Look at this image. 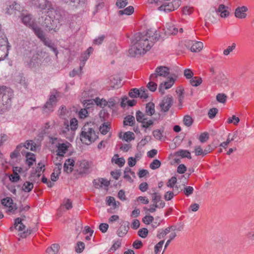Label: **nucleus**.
I'll return each instance as SVG.
<instances>
[{"instance_id":"nucleus-1","label":"nucleus","mask_w":254,"mask_h":254,"mask_svg":"<svg viewBox=\"0 0 254 254\" xmlns=\"http://www.w3.org/2000/svg\"><path fill=\"white\" fill-rule=\"evenodd\" d=\"M159 37L155 29H149L145 33L134 34L128 50L129 55L134 57L144 54L151 49Z\"/></svg>"},{"instance_id":"nucleus-2","label":"nucleus","mask_w":254,"mask_h":254,"mask_svg":"<svg viewBox=\"0 0 254 254\" xmlns=\"http://www.w3.org/2000/svg\"><path fill=\"white\" fill-rule=\"evenodd\" d=\"M98 137L97 133L89 124H86L82 127L80 133V140L83 143L89 145L94 142Z\"/></svg>"},{"instance_id":"nucleus-3","label":"nucleus","mask_w":254,"mask_h":254,"mask_svg":"<svg viewBox=\"0 0 254 254\" xmlns=\"http://www.w3.org/2000/svg\"><path fill=\"white\" fill-rule=\"evenodd\" d=\"M12 95L11 89L3 86L0 87V105L1 108H4V111L10 106Z\"/></svg>"},{"instance_id":"nucleus-4","label":"nucleus","mask_w":254,"mask_h":254,"mask_svg":"<svg viewBox=\"0 0 254 254\" xmlns=\"http://www.w3.org/2000/svg\"><path fill=\"white\" fill-rule=\"evenodd\" d=\"M170 73L168 67L165 66H158L155 71V73L150 75V79L156 82H158L160 77H168Z\"/></svg>"},{"instance_id":"nucleus-5","label":"nucleus","mask_w":254,"mask_h":254,"mask_svg":"<svg viewBox=\"0 0 254 254\" xmlns=\"http://www.w3.org/2000/svg\"><path fill=\"white\" fill-rule=\"evenodd\" d=\"M42 26L47 31L56 32L59 29L60 23L58 19H53L51 16L47 15L42 23Z\"/></svg>"},{"instance_id":"nucleus-6","label":"nucleus","mask_w":254,"mask_h":254,"mask_svg":"<svg viewBox=\"0 0 254 254\" xmlns=\"http://www.w3.org/2000/svg\"><path fill=\"white\" fill-rule=\"evenodd\" d=\"M22 22L26 26L31 28L34 33H36L37 30H39V28L34 22L32 15L28 13H22L20 16Z\"/></svg>"},{"instance_id":"nucleus-7","label":"nucleus","mask_w":254,"mask_h":254,"mask_svg":"<svg viewBox=\"0 0 254 254\" xmlns=\"http://www.w3.org/2000/svg\"><path fill=\"white\" fill-rule=\"evenodd\" d=\"M30 2L33 6L41 11L53 9L51 2L48 0H30Z\"/></svg>"},{"instance_id":"nucleus-8","label":"nucleus","mask_w":254,"mask_h":254,"mask_svg":"<svg viewBox=\"0 0 254 254\" xmlns=\"http://www.w3.org/2000/svg\"><path fill=\"white\" fill-rule=\"evenodd\" d=\"M36 36L44 43L45 45L49 47L55 54L56 56H57L58 54V51L57 49L54 46L53 44L51 41L45 37L43 31L41 29L37 30L35 33Z\"/></svg>"},{"instance_id":"nucleus-9","label":"nucleus","mask_w":254,"mask_h":254,"mask_svg":"<svg viewBox=\"0 0 254 254\" xmlns=\"http://www.w3.org/2000/svg\"><path fill=\"white\" fill-rule=\"evenodd\" d=\"M28 66L33 69H36L41 65V59L40 57V51L34 54L30 60L27 62Z\"/></svg>"},{"instance_id":"nucleus-10","label":"nucleus","mask_w":254,"mask_h":254,"mask_svg":"<svg viewBox=\"0 0 254 254\" xmlns=\"http://www.w3.org/2000/svg\"><path fill=\"white\" fill-rule=\"evenodd\" d=\"M60 134L70 141L73 139L75 133L70 128L67 121L64 122V126L61 129Z\"/></svg>"},{"instance_id":"nucleus-11","label":"nucleus","mask_w":254,"mask_h":254,"mask_svg":"<svg viewBox=\"0 0 254 254\" xmlns=\"http://www.w3.org/2000/svg\"><path fill=\"white\" fill-rule=\"evenodd\" d=\"M203 47V44L201 42L191 41L188 42L187 44L188 48L192 52H199Z\"/></svg>"},{"instance_id":"nucleus-12","label":"nucleus","mask_w":254,"mask_h":254,"mask_svg":"<svg viewBox=\"0 0 254 254\" xmlns=\"http://www.w3.org/2000/svg\"><path fill=\"white\" fill-rule=\"evenodd\" d=\"M173 103V98L171 96H167L164 98L160 105L164 112L168 111Z\"/></svg>"},{"instance_id":"nucleus-13","label":"nucleus","mask_w":254,"mask_h":254,"mask_svg":"<svg viewBox=\"0 0 254 254\" xmlns=\"http://www.w3.org/2000/svg\"><path fill=\"white\" fill-rule=\"evenodd\" d=\"M169 79L167 81L161 83L159 87V91L161 94L164 93V90L171 88L175 83V80L173 77H168Z\"/></svg>"},{"instance_id":"nucleus-14","label":"nucleus","mask_w":254,"mask_h":254,"mask_svg":"<svg viewBox=\"0 0 254 254\" xmlns=\"http://www.w3.org/2000/svg\"><path fill=\"white\" fill-rule=\"evenodd\" d=\"M79 163V174H87L89 173L90 163L86 160L80 161Z\"/></svg>"},{"instance_id":"nucleus-15","label":"nucleus","mask_w":254,"mask_h":254,"mask_svg":"<svg viewBox=\"0 0 254 254\" xmlns=\"http://www.w3.org/2000/svg\"><path fill=\"white\" fill-rule=\"evenodd\" d=\"M92 51V48L89 47L87 50L83 53L80 57V63L79 65V71L81 72V70L85 65L86 61L88 59L90 53Z\"/></svg>"},{"instance_id":"nucleus-16","label":"nucleus","mask_w":254,"mask_h":254,"mask_svg":"<svg viewBox=\"0 0 254 254\" xmlns=\"http://www.w3.org/2000/svg\"><path fill=\"white\" fill-rule=\"evenodd\" d=\"M21 144L23 146L22 148L21 149V154L23 156L25 155V153H28L26 150V149L30 150L31 151H34L36 150V148L35 144L31 140L27 141L24 144Z\"/></svg>"},{"instance_id":"nucleus-17","label":"nucleus","mask_w":254,"mask_h":254,"mask_svg":"<svg viewBox=\"0 0 254 254\" xmlns=\"http://www.w3.org/2000/svg\"><path fill=\"white\" fill-rule=\"evenodd\" d=\"M22 171V169L18 167H15L13 168L12 174L9 176V179L12 182H17L19 181L20 177L19 173Z\"/></svg>"},{"instance_id":"nucleus-18","label":"nucleus","mask_w":254,"mask_h":254,"mask_svg":"<svg viewBox=\"0 0 254 254\" xmlns=\"http://www.w3.org/2000/svg\"><path fill=\"white\" fill-rule=\"evenodd\" d=\"M214 81L217 82L221 86L226 85L228 81L225 75L221 71H219L214 78Z\"/></svg>"},{"instance_id":"nucleus-19","label":"nucleus","mask_w":254,"mask_h":254,"mask_svg":"<svg viewBox=\"0 0 254 254\" xmlns=\"http://www.w3.org/2000/svg\"><path fill=\"white\" fill-rule=\"evenodd\" d=\"M248 8L245 6L238 7L235 11V16L240 19L245 18L247 16L246 12L248 11Z\"/></svg>"},{"instance_id":"nucleus-20","label":"nucleus","mask_w":254,"mask_h":254,"mask_svg":"<svg viewBox=\"0 0 254 254\" xmlns=\"http://www.w3.org/2000/svg\"><path fill=\"white\" fill-rule=\"evenodd\" d=\"M60 97L61 93L57 90H54L51 92L48 101L56 106Z\"/></svg>"},{"instance_id":"nucleus-21","label":"nucleus","mask_w":254,"mask_h":254,"mask_svg":"<svg viewBox=\"0 0 254 254\" xmlns=\"http://www.w3.org/2000/svg\"><path fill=\"white\" fill-rule=\"evenodd\" d=\"M25 226L22 223V219L17 218L15 219L14 226L9 228V230L12 231L14 229L19 231H23L25 229Z\"/></svg>"},{"instance_id":"nucleus-22","label":"nucleus","mask_w":254,"mask_h":254,"mask_svg":"<svg viewBox=\"0 0 254 254\" xmlns=\"http://www.w3.org/2000/svg\"><path fill=\"white\" fill-rule=\"evenodd\" d=\"M69 144L68 143H59L57 146V155L60 157H63L64 154H65L67 150V149L69 147Z\"/></svg>"},{"instance_id":"nucleus-23","label":"nucleus","mask_w":254,"mask_h":254,"mask_svg":"<svg viewBox=\"0 0 254 254\" xmlns=\"http://www.w3.org/2000/svg\"><path fill=\"white\" fill-rule=\"evenodd\" d=\"M40 57L41 59V64L49 65L52 63L51 58L47 53L40 51Z\"/></svg>"},{"instance_id":"nucleus-24","label":"nucleus","mask_w":254,"mask_h":254,"mask_svg":"<svg viewBox=\"0 0 254 254\" xmlns=\"http://www.w3.org/2000/svg\"><path fill=\"white\" fill-rule=\"evenodd\" d=\"M74 165V161L71 159H68L65 160L64 165V171L67 173H71L73 170Z\"/></svg>"},{"instance_id":"nucleus-25","label":"nucleus","mask_w":254,"mask_h":254,"mask_svg":"<svg viewBox=\"0 0 254 254\" xmlns=\"http://www.w3.org/2000/svg\"><path fill=\"white\" fill-rule=\"evenodd\" d=\"M119 137L120 139L128 142L134 140L135 138L133 132L129 131L125 132L123 135L122 134V133H120Z\"/></svg>"},{"instance_id":"nucleus-26","label":"nucleus","mask_w":254,"mask_h":254,"mask_svg":"<svg viewBox=\"0 0 254 254\" xmlns=\"http://www.w3.org/2000/svg\"><path fill=\"white\" fill-rule=\"evenodd\" d=\"M19 7V5L15 2H12L11 4L7 5L5 9V13L9 15L16 14V11Z\"/></svg>"},{"instance_id":"nucleus-27","label":"nucleus","mask_w":254,"mask_h":254,"mask_svg":"<svg viewBox=\"0 0 254 254\" xmlns=\"http://www.w3.org/2000/svg\"><path fill=\"white\" fill-rule=\"evenodd\" d=\"M58 116L62 119H65L70 116V112L64 106H62L58 111Z\"/></svg>"},{"instance_id":"nucleus-28","label":"nucleus","mask_w":254,"mask_h":254,"mask_svg":"<svg viewBox=\"0 0 254 254\" xmlns=\"http://www.w3.org/2000/svg\"><path fill=\"white\" fill-rule=\"evenodd\" d=\"M130 175H131L133 178L135 177V174L134 172L132 171L131 169L129 167H126L124 170V178L129 182L133 181Z\"/></svg>"},{"instance_id":"nucleus-29","label":"nucleus","mask_w":254,"mask_h":254,"mask_svg":"<svg viewBox=\"0 0 254 254\" xmlns=\"http://www.w3.org/2000/svg\"><path fill=\"white\" fill-rule=\"evenodd\" d=\"M121 79L118 76H113L110 79V86L112 88H118L122 85Z\"/></svg>"},{"instance_id":"nucleus-30","label":"nucleus","mask_w":254,"mask_h":254,"mask_svg":"<svg viewBox=\"0 0 254 254\" xmlns=\"http://www.w3.org/2000/svg\"><path fill=\"white\" fill-rule=\"evenodd\" d=\"M106 204L110 206H112L113 208L119 207L120 203L119 201H116L115 199L113 196H108L106 197Z\"/></svg>"},{"instance_id":"nucleus-31","label":"nucleus","mask_w":254,"mask_h":254,"mask_svg":"<svg viewBox=\"0 0 254 254\" xmlns=\"http://www.w3.org/2000/svg\"><path fill=\"white\" fill-rule=\"evenodd\" d=\"M166 32L169 34H176L178 33V30L175 25L171 23H167L166 25Z\"/></svg>"},{"instance_id":"nucleus-32","label":"nucleus","mask_w":254,"mask_h":254,"mask_svg":"<svg viewBox=\"0 0 254 254\" xmlns=\"http://www.w3.org/2000/svg\"><path fill=\"white\" fill-rule=\"evenodd\" d=\"M165 205V203L164 201H161L159 204L155 203L150 205V207L147 209V211L150 213H153L156 210L157 208H163Z\"/></svg>"},{"instance_id":"nucleus-33","label":"nucleus","mask_w":254,"mask_h":254,"mask_svg":"<svg viewBox=\"0 0 254 254\" xmlns=\"http://www.w3.org/2000/svg\"><path fill=\"white\" fill-rule=\"evenodd\" d=\"M60 246L58 244H54L51 245L49 248H48L46 250V253L48 254H57L59 252Z\"/></svg>"},{"instance_id":"nucleus-34","label":"nucleus","mask_w":254,"mask_h":254,"mask_svg":"<svg viewBox=\"0 0 254 254\" xmlns=\"http://www.w3.org/2000/svg\"><path fill=\"white\" fill-rule=\"evenodd\" d=\"M54 106L55 105L47 101L43 107V113L49 114L52 112L53 111V108Z\"/></svg>"},{"instance_id":"nucleus-35","label":"nucleus","mask_w":254,"mask_h":254,"mask_svg":"<svg viewBox=\"0 0 254 254\" xmlns=\"http://www.w3.org/2000/svg\"><path fill=\"white\" fill-rule=\"evenodd\" d=\"M155 106L152 103H148L146 104L145 113L147 115L152 116L155 113Z\"/></svg>"},{"instance_id":"nucleus-36","label":"nucleus","mask_w":254,"mask_h":254,"mask_svg":"<svg viewBox=\"0 0 254 254\" xmlns=\"http://www.w3.org/2000/svg\"><path fill=\"white\" fill-rule=\"evenodd\" d=\"M110 124L109 123H104L100 127L99 130L102 134H107L110 130Z\"/></svg>"},{"instance_id":"nucleus-37","label":"nucleus","mask_w":254,"mask_h":254,"mask_svg":"<svg viewBox=\"0 0 254 254\" xmlns=\"http://www.w3.org/2000/svg\"><path fill=\"white\" fill-rule=\"evenodd\" d=\"M135 122V118L133 116L128 115L124 119V124L125 126H132Z\"/></svg>"},{"instance_id":"nucleus-38","label":"nucleus","mask_w":254,"mask_h":254,"mask_svg":"<svg viewBox=\"0 0 254 254\" xmlns=\"http://www.w3.org/2000/svg\"><path fill=\"white\" fill-rule=\"evenodd\" d=\"M175 155L178 156H181L182 158L186 157L189 159L191 158L190 153L186 150L181 149L176 152Z\"/></svg>"},{"instance_id":"nucleus-39","label":"nucleus","mask_w":254,"mask_h":254,"mask_svg":"<svg viewBox=\"0 0 254 254\" xmlns=\"http://www.w3.org/2000/svg\"><path fill=\"white\" fill-rule=\"evenodd\" d=\"M4 47L9 48L8 40L5 35L0 36V49H4Z\"/></svg>"},{"instance_id":"nucleus-40","label":"nucleus","mask_w":254,"mask_h":254,"mask_svg":"<svg viewBox=\"0 0 254 254\" xmlns=\"http://www.w3.org/2000/svg\"><path fill=\"white\" fill-rule=\"evenodd\" d=\"M112 161L117 164L119 167H121L124 166L125 163V160L124 158H118V155H115L112 158Z\"/></svg>"},{"instance_id":"nucleus-41","label":"nucleus","mask_w":254,"mask_h":254,"mask_svg":"<svg viewBox=\"0 0 254 254\" xmlns=\"http://www.w3.org/2000/svg\"><path fill=\"white\" fill-rule=\"evenodd\" d=\"M34 187L33 184L30 182H25L22 187V190L25 192H29L32 190Z\"/></svg>"},{"instance_id":"nucleus-42","label":"nucleus","mask_w":254,"mask_h":254,"mask_svg":"<svg viewBox=\"0 0 254 254\" xmlns=\"http://www.w3.org/2000/svg\"><path fill=\"white\" fill-rule=\"evenodd\" d=\"M26 157V162L28 165L30 167L33 165L34 162L35 161V158L34 154L31 153H26L25 155Z\"/></svg>"},{"instance_id":"nucleus-43","label":"nucleus","mask_w":254,"mask_h":254,"mask_svg":"<svg viewBox=\"0 0 254 254\" xmlns=\"http://www.w3.org/2000/svg\"><path fill=\"white\" fill-rule=\"evenodd\" d=\"M119 99L118 97H114L112 98H111L108 99V101H107V106L109 108H113L116 104H117L119 102Z\"/></svg>"},{"instance_id":"nucleus-44","label":"nucleus","mask_w":254,"mask_h":254,"mask_svg":"<svg viewBox=\"0 0 254 254\" xmlns=\"http://www.w3.org/2000/svg\"><path fill=\"white\" fill-rule=\"evenodd\" d=\"M202 82V78L200 77H194L190 80V84L194 87L199 85Z\"/></svg>"},{"instance_id":"nucleus-45","label":"nucleus","mask_w":254,"mask_h":254,"mask_svg":"<svg viewBox=\"0 0 254 254\" xmlns=\"http://www.w3.org/2000/svg\"><path fill=\"white\" fill-rule=\"evenodd\" d=\"M136 119L138 122L142 123L144 120H147L146 115L140 111L136 112Z\"/></svg>"},{"instance_id":"nucleus-46","label":"nucleus","mask_w":254,"mask_h":254,"mask_svg":"<svg viewBox=\"0 0 254 254\" xmlns=\"http://www.w3.org/2000/svg\"><path fill=\"white\" fill-rule=\"evenodd\" d=\"M134 8L131 6H129L124 9V10H121L119 11V14L120 15H123L124 14L126 15H130L132 14L133 12Z\"/></svg>"},{"instance_id":"nucleus-47","label":"nucleus","mask_w":254,"mask_h":254,"mask_svg":"<svg viewBox=\"0 0 254 254\" xmlns=\"http://www.w3.org/2000/svg\"><path fill=\"white\" fill-rule=\"evenodd\" d=\"M170 231V228L168 227L165 230L159 229L158 231L157 237L159 239H162L164 238L167 234H168Z\"/></svg>"},{"instance_id":"nucleus-48","label":"nucleus","mask_w":254,"mask_h":254,"mask_svg":"<svg viewBox=\"0 0 254 254\" xmlns=\"http://www.w3.org/2000/svg\"><path fill=\"white\" fill-rule=\"evenodd\" d=\"M23 146L21 144L18 145L16 149L11 153L10 154V157L11 158H17L18 156L20 155V153H21V149L22 148Z\"/></svg>"},{"instance_id":"nucleus-49","label":"nucleus","mask_w":254,"mask_h":254,"mask_svg":"<svg viewBox=\"0 0 254 254\" xmlns=\"http://www.w3.org/2000/svg\"><path fill=\"white\" fill-rule=\"evenodd\" d=\"M95 104L100 107L103 108L107 106V101L104 99H100L99 98H96L94 99Z\"/></svg>"},{"instance_id":"nucleus-50","label":"nucleus","mask_w":254,"mask_h":254,"mask_svg":"<svg viewBox=\"0 0 254 254\" xmlns=\"http://www.w3.org/2000/svg\"><path fill=\"white\" fill-rule=\"evenodd\" d=\"M16 81L20 84L21 85L23 86L24 87H27V82L26 80L25 77H24L22 75H19L16 79Z\"/></svg>"},{"instance_id":"nucleus-51","label":"nucleus","mask_w":254,"mask_h":254,"mask_svg":"<svg viewBox=\"0 0 254 254\" xmlns=\"http://www.w3.org/2000/svg\"><path fill=\"white\" fill-rule=\"evenodd\" d=\"M9 48L4 47V49H0V61L4 60L8 56Z\"/></svg>"},{"instance_id":"nucleus-52","label":"nucleus","mask_w":254,"mask_h":254,"mask_svg":"<svg viewBox=\"0 0 254 254\" xmlns=\"http://www.w3.org/2000/svg\"><path fill=\"white\" fill-rule=\"evenodd\" d=\"M152 202L155 203L159 204L161 201H163L161 200V196L160 194L157 192H154L152 193Z\"/></svg>"},{"instance_id":"nucleus-53","label":"nucleus","mask_w":254,"mask_h":254,"mask_svg":"<svg viewBox=\"0 0 254 254\" xmlns=\"http://www.w3.org/2000/svg\"><path fill=\"white\" fill-rule=\"evenodd\" d=\"M164 243V240H161L154 247V254H159V253L162 250L163 245Z\"/></svg>"},{"instance_id":"nucleus-54","label":"nucleus","mask_w":254,"mask_h":254,"mask_svg":"<svg viewBox=\"0 0 254 254\" xmlns=\"http://www.w3.org/2000/svg\"><path fill=\"white\" fill-rule=\"evenodd\" d=\"M154 121L153 120L150 119L147 120H144L142 123H141L142 125L141 127L143 128H145V130L146 131V129L150 127L151 126H152L154 123Z\"/></svg>"},{"instance_id":"nucleus-55","label":"nucleus","mask_w":254,"mask_h":254,"mask_svg":"<svg viewBox=\"0 0 254 254\" xmlns=\"http://www.w3.org/2000/svg\"><path fill=\"white\" fill-rule=\"evenodd\" d=\"M70 128L73 130V131L75 133V131L77 128V121L75 118H72L70 121V123L69 124Z\"/></svg>"},{"instance_id":"nucleus-56","label":"nucleus","mask_w":254,"mask_h":254,"mask_svg":"<svg viewBox=\"0 0 254 254\" xmlns=\"http://www.w3.org/2000/svg\"><path fill=\"white\" fill-rule=\"evenodd\" d=\"M227 96L224 93H219L216 96V100L221 103H225L226 101Z\"/></svg>"},{"instance_id":"nucleus-57","label":"nucleus","mask_w":254,"mask_h":254,"mask_svg":"<svg viewBox=\"0 0 254 254\" xmlns=\"http://www.w3.org/2000/svg\"><path fill=\"white\" fill-rule=\"evenodd\" d=\"M139 97L141 98L146 99L148 97V91L144 88L139 89Z\"/></svg>"},{"instance_id":"nucleus-58","label":"nucleus","mask_w":254,"mask_h":254,"mask_svg":"<svg viewBox=\"0 0 254 254\" xmlns=\"http://www.w3.org/2000/svg\"><path fill=\"white\" fill-rule=\"evenodd\" d=\"M236 45L235 43H233L231 46H228L227 49L223 51V55L224 56H228L236 48Z\"/></svg>"},{"instance_id":"nucleus-59","label":"nucleus","mask_w":254,"mask_h":254,"mask_svg":"<svg viewBox=\"0 0 254 254\" xmlns=\"http://www.w3.org/2000/svg\"><path fill=\"white\" fill-rule=\"evenodd\" d=\"M161 166V162L158 159L154 160L150 164V167L152 170H155Z\"/></svg>"},{"instance_id":"nucleus-60","label":"nucleus","mask_w":254,"mask_h":254,"mask_svg":"<svg viewBox=\"0 0 254 254\" xmlns=\"http://www.w3.org/2000/svg\"><path fill=\"white\" fill-rule=\"evenodd\" d=\"M98 182L100 183V185L98 186H96V188H100L102 187L103 186L108 187L110 183L107 180L101 178L98 180Z\"/></svg>"},{"instance_id":"nucleus-61","label":"nucleus","mask_w":254,"mask_h":254,"mask_svg":"<svg viewBox=\"0 0 254 254\" xmlns=\"http://www.w3.org/2000/svg\"><path fill=\"white\" fill-rule=\"evenodd\" d=\"M240 121V119L238 117L233 115L232 117H230L228 119L227 122L228 124L233 123L235 125H237Z\"/></svg>"},{"instance_id":"nucleus-62","label":"nucleus","mask_w":254,"mask_h":254,"mask_svg":"<svg viewBox=\"0 0 254 254\" xmlns=\"http://www.w3.org/2000/svg\"><path fill=\"white\" fill-rule=\"evenodd\" d=\"M85 248V245L84 243L82 242H78L77 243L76 246L75 247V251L77 253H81Z\"/></svg>"},{"instance_id":"nucleus-63","label":"nucleus","mask_w":254,"mask_h":254,"mask_svg":"<svg viewBox=\"0 0 254 254\" xmlns=\"http://www.w3.org/2000/svg\"><path fill=\"white\" fill-rule=\"evenodd\" d=\"M148 233V231L147 229L143 228L142 229H140L138 231V235L139 237L142 238H145Z\"/></svg>"},{"instance_id":"nucleus-64","label":"nucleus","mask_w":254,"mask_h":254,"mask_svg":"<svg viewBox=\"0 0 254 254\" xmlns=\"http://www.w3.org/2000/svg\"><path fill=\"white\" fill-rule=\"evenodd\" d=\"M184 123L188 127H190L192 123V119L190 116H185L184 118Z\"/></svg>"}]
</instances>
